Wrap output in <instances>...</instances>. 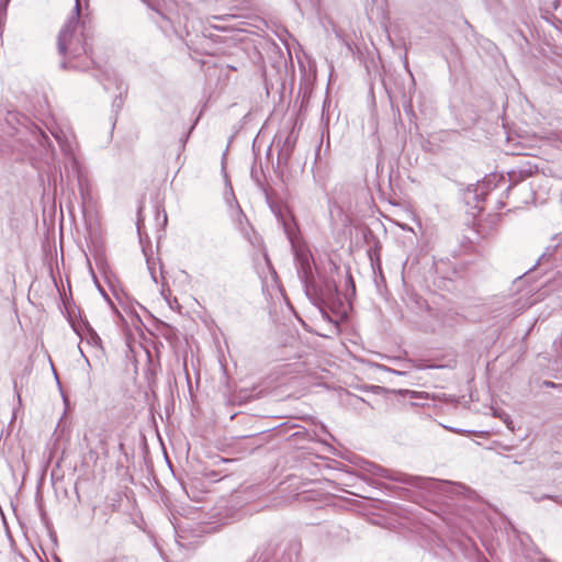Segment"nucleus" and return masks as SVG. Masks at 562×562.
<instances>
[{
  "label": "nucleus",
  "instance_id": "nucleus-2",
  "mask_svg": "<svg viewBox=\"0 0 562 562\" xmlns=\"http://www.w3.org/2000/svg\"><path fill=\"white\" fill-rule=\"evenodd\" d=\"M380 475L398 483L407 484L414 487L429 490L439 483L438 480L431 477L414 476L401 472H393L386 469L380 470Z\"/></svg>",
  "mask_w": 562,
  "mask_h": 562
},
{
  "label": "nucleus",
  "instance_id": "nucleus-10",
  "mask_svg": "<svg viewBox=\"0 0 562 562\" xmlns=\"http://www.w3.org/2000/svg\"><path fill=\"white\" fill-rule=\"evenodd\" d=\"M548 256H551V252L548 251L543 252V255L539 258L537 265H539L541 261H543Z\"/></svg>",
  "mask_w": 562,
  "mask_h": 562
},
{
  "label": "nucleus",
  "instance_id": "nucleus-15",
  "mask_svg": "<svg viewBox=\"0 0 562 562\" xmlns=\"http://www.w3.org/2000/svg\"><path fill=\"white\" fill-rule=\"evenodd\" d=\"M514 176H515V173L509 175V178H512V179L516 180V179L514 178Z\"/></svg>",
  "mask_w": 562,
  "mask_h": 562
},
{
  "label": "nucleus",
  "instance_id": "nucleus-8",
  "mask_svg": "<svg viewBox=\"0 0 562 562\" xmlns=\"http://www.w3.org/2000/svg\"><path fill=\"white\" fill-rule=\"evenodd\" d=\"M487 193V189H486V186L483 183V184H477L475 190H474V198L476 199V204H475V207H480L479 206V203L481 200H483L484 195Z\"/></svg>",
  "mask_w": 562,
  "mask_h": 562
},
{
  "label": "nucleus",
  "instance_id": "nucleus-11",
  "mask_svg": "<svg viewBox=\"0 0 562 562\" xmlns=\"http://www.w3.org/2000/svg\"><path fill=\"white\" fill-rule=\"evenodd\" d=\"M74 11L77 12V14L80 13V0H76V4H75Z\"/></svg>",
  "mask_w": 562,
  "mask_h": 562
},
{
  "label": "nucleus",
  "instance_id": "nucleus-7",
  "mask_svg": "<svg viewBox=\"0 0 562 562\" xmlns=\"http://www.w3.org/2000/svg\"><path fill=\"white\" fill-rule=\"evenodd\" d=\"M87 342L93 347L102 349V340L99 335L90 327H87Z\"/></svg>",
  "mask_w": 562,
  "mask_h": 562
},
{
  "label": "nucleus",
  "instance_id": "nucleus-13",
  "mask_svg": "<svg viewBox=\"0 0 562 562\" xmlns=\"http://www.w3.org/2000/svg\"><path fill=\"white\" fill-rule=\"evenodd\" d=\"M445 484H448V485H452V486H456V487H463L461 484H454L452 482H443Z\"/></svg>",
  "mask_w": 562,
  "mask_h": 562
},
{
  "label": "nucleus",
  "instance_id": "nucleus-6",
  "mask_svg": "<svg viewBox=\"0 0 562 562\" xmlns=\"http://www.w3.org/2000/svg\"><path fill=\"white\" fill-rule=\"evenodd\" d=\"M293 147L294 142L292 140L291 135H289L279 150V159H288L292 154Z\"/></svg>",
  "mask_w": 562,
  "mask_h": 562
},
{
  "label": "nucleus",
  "instance_id": "nucleus-19",
  "mask_svg": "<svg viewBox=\"0 0 562 562\" xmlns=\"http://www.w3.org/2000/svg\"><path fill=\"white\" fill-rule=\"evenodd\" d=\"M9 0H5V3L8 2Z\"/></svg>",
  "mask_w": 562,
  "mask_h": 562
},
{
  "label": "nucleus",
  "instance_id": "nucleus-1",
  "mask_svg": "<svg viewBox=\"0 0 562 562\" xmlns=\"http://www.w3.org/2000/svg\"><path fill=\"white\" fill-rule=\"evenodd\" d=\"M57 50L63 57V69L86 70L94 64L85 24H80V13L75 12L59 31Z\"/></svg>",
  "mask_w": 562,
  "mask_h": 562
},
{
  "label": "nucleus",
  "instance_id": "nucleus-17",
  "mask_svg": "<svg viewBox=\"0 0 562 562\" xmlns=\"http://www.w3.org/2000/svg\"><path fill=\"white\" fill-rule=\"evenodd\" d=\"M554 501L558 503H562L558 497H555Z\"/></svg>",
  "mask_w": 562,
  "mask_h": 562
},
{
  "label": "nucleus",
  "instance_id": "nucleus-3",
  "mask_svg": "<svg viewBox=\"0 0 562 562\" xmlns=\"http://www.w3.org/2000/svg\"><path fill=\"white\" fill-rule=\"evenodd\" d=\"M430 316L435 318L436 325L426 326V330L436 331L440 328H451L456 326L460 319V315L452 310H428Z\"/></svg>",
  "mask_w": 562,
  "mask_h": 562
},
{
  "label": "nucleus",
  "instance_id": "nucleus-5",
  "mask_svg": "<svg viewBox=\"0 0 562 562\" xmlns=\"http://www.w3.org/2000/svg\"><path fill=\"white\" fill-rule=\"evenodd\" d=\"M404 67H405V69L409 74L411 82H409V87H408V92L407 93L406 92L403 93V106H404L405 112H413V98H412V93L415 90V80H414L413 74L411 72V70L408 68V61H407L406 57H405V61H404Z\"/></svg>",
  "mask_w": 562,
  "mask_h": 562
},
{
  "label": "nucleus",
  "instance_id": "nucleus-4",
  "mask_svg": "<svg viewBox=\"0 0 562 562\" xmlns=\"http://www.w3.org/2000/svg\"><path fill=\"white\" fill-rule=\"evenodd\" d=\"M296 260L299 263L297 267V274L302 282L304 283V286L306 291H308V284L313 281V273H312V267L310 263L308 256L303 251L296 252Z\"/></svg>",
  "mask_w": 562,
  "mask_h": 562
},
{
  "label": "nucleus",
  "instance_id": "nucleus-12",
  "mask_svg": "<svg viewBox=\"0 0 562 562\" xmlns=\"http://www.w3.org/2000/svg\"><path fill=\"white\" fill-rule=\"evenodd\" d=\"M78 183H79L80 192L83 195V184H82V178L80 176L78 177Z\"/></svg>",
  "mask_w": 562,
  "mask_h": 562
},
{
  "label": "nucleus",
  "instance_id": "nucleus-9",
  "mask_svg": "<svg viewBox=\"0 0 562 562\" xmlns=\"http://www.w3.org/2000/svg\"><path fill=\"white\" fill-rule=\"evenodd\" d=\"M123 105V98H122V94L120 93L119 97H116L114 100H113V106L116 108V109H121Z\"/></svg>",
  "mask_w": 562,
  "mask_h": 562
},
{
  "label": "nucleus",
  "instance_id": "nucleus-16",
  "mask_svg": "<svg viewBox=\"0 0 562 562\" xmlns=\"http://www.w3.org/2000/svg\"><path fill=\"white\" fill-rule=\"evenodd\" d=\"M542 498H552V497L549 495H544Z\"/></svg>",
  "mask_w": 562,
  "mask_h": 562
},
{
  "label": "nucleus",
  "instance_id": "nucleus-18",
  "mask_svg": "<svg viewBox=\"0 0 562 562\" xmlns=\"http://www.w3.org/2000/svg\"><path fill=\"white\" fill-rule=\"evenodd\" d=\"M108 562H116V561H115L114 559H112V560H110V561H108Z\"/></svg>",
  "mask_w": 562,
  "mask_h": 562
},
{
  "label": "nucleus",
  "instance_id": "nucleus-14",
  "mask_svg": "<svg viewBox=\"0 0 562 562\" xmlns=\"http://www.w3.org/2000/svg\"><path fill=\"white\" fill-rule=\"evenodd\" d=\"M325 108H326V102H324V104H323V112L325 111Z\"/></svg>",
  "mask_w": 562,
  "mask_h": 562
}]
</instances>
